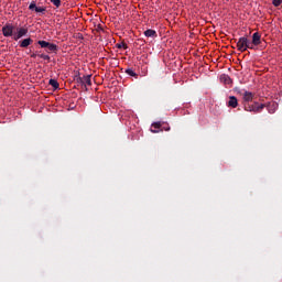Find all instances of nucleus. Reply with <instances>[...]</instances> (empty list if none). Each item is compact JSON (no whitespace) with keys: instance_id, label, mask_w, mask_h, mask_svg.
Instances as JSON below:
<instances>
[{"instance_id":"9b49d317","label":"nucleus","mask_w":282,"mask_h":282,"mask_svg":"<svg viewBox=\"0 0 282 282\" xmlns=\"http://www.w3.org/2000/svg\"><path fill=\"white\" fill-rule=\"evenodd\" d=\"M48 85H51V87H53V89H58V87H61V85L58 84V82L56 79H50Z\"/></svg>"},{"instance_id":"dca6fc26","label":"nucleus","mask_w":282,"mask_h":282,"mask_svg":"<svg viewBox=\"0 0 282 282\" xmlns=\"http://www.w3.org/2000/svg\"><path fill=\"white\" fill-rule=\"evenodd\" d=\"M39 57H40V58H43V61H47L48 63H50V61H51L50 55H46V54H40Z\"/></svg>"},{"instance_id":"1a4fd4ad","label":"nucleus","mask_w":282,"mask_h":282,"mask_svg":"<svg viewBox=\"0 0 282 282\" xmlns=\"http://www.w3.org/2000/svg\"><path fill=\"white\" fill-rule=\"evenodd\" d=\"M144 36H147L148 39H158V32L153 29H148L147 31H144Z\"/></svg>"},{"instance_id":"ddd939ff","label":"nucleus","mask_w":282,"mask_h":282,"mask_svg":"<svg viewBox=\"0 0 282 282\" xmlns=\"http://www.w3.org/2000/svg\"><path fill=\"white\" fill-rule=\"evenodd\" d=\"M84 85L91 86V75L84 76Z\"/></svg>"},{"instance_id":"423d86ee","label":"nucleus","mask_w":282,"mask_h":282,"mask_svg":"<svg viewBox=\"0 0 282 282\" xmlns=\"http://www.w3.org/2000/svg\"><path fill=\"white\" fill-rule=\"evenodd\" d=\"M23 36H28V28L18 29L17 33L13 35V40L19 41V39H23Z\"/></svg>"},{"instance_id":"aec40b11","label":"nucleus","mask_w":282,"mask_h":282,"mask_svg":"<svg viewBox=\"0 0 282 282\" xmlns=\"http://www.w3.org/2000/svg\"><path fill=\"white\" fill-rule=\"evenodd\" d=\"M249 46H247V50H254V47L257 46V45H254V43L253 42H251L250 40H249V44H248Z\"/></svg>"},{"instance_id":"f8f14e48","label":"nucleus","mask_w":282,"mask_h":282,"mask_svg":"<svg viewBox=\"0 0 282 282\" xmlns=\"http://www.w3.org/2000/svg\"><path fill=\"white\" fill-rule=\"evenodd\" d=\"M126 74H128V76H132L133 78H138V74L132 68L126 69Z\"/></svg>"},{"instance_id":"6ab92c4d","label":"nucleus","mask_w":282,"mask_h":282,"mask_svg":"<svg viewBox=\"0 0 282 282\" xmlns=\"http://www.w3.org/2000/svg\"><path fill=\"white\" fill-rule=\"evenodd\" d=\"M29 10H36V2L32 1L29 6Z\"/></svg>"},{"instance_id":"4468645a","label":"nucleus","mask_w":282,"mask_h":282,"mask_svg":"<svg viewBox=\"0 0 282 282\" xmlns=\"http://www.w3.org/2000/svg\"><path fill=\"white\" fill-rule=\"evenodd\" d=\"M221 80H224L226 85H230V83H232V79H230V76L228 75H223Z\"/></svg>"},{"instance_id":"2eb2a0df","label":"nucleus","mask_w":282,"mask_h":282,"mask_svg":"<svg viewBox=\"0 0 282 282\" xmlns=\"http://www.w3.org/2000/svg\"><path fill=\"white\" fill-rule=\"evenodd\" d=\"M116 47L118 48V50H122V47H123V50H127V43H124V42H121V43H118V44H116Z\"/></svg>"},{"instance_id":"393cba45","label":"nucleus","mask_w":282,"mask_h":282,"mask_svg":"<svg viewBox=\"0 0 282 282\" xmlns=\"http://www.w3.org/2000/svg\"><path fill=\"white\" fill-rule=\"evenodd\" d=\"M36 56H37L36 53L31 54V58H36Z\"/></svg>"},{"instance_id":"7ed1b4c3","label":"nucleus","mask_w":282,"mask_h":282,"mask_svg":"<svg viewBox=\"0 0 282 282\" xmlns=\"http://www.w3.org/2000/svg\"><path fill=\"white\" fill-rule=\"evenodd\" d=\"M249 39L247 36H242L238 40L237 42V50L238 52H247L248 51V44H249Z\"/></svg>"},{"instance_id":"5701e85b","label":"nucleus","mask_w":282,"mask_h":282,"mask_svg":"<svg viewBox=\"0 0 282 282\" xmlns=\"http://www.w3.org/2000/svg\"><path fill=\"white\" fill-rule=\"evenodd\" d=\"M152 127H154V129H160V128L162 127V123H160V122H154V123L152 124Z\"/></svg>"},{"instance_id":"b1692460","label":"nucleus","mask_w":282,"mask_h":282,"mask_svg":"<svg viewBox=\"0 0 282 282\" xmlns=\"http://www.w3.org/2000/svg\"><path fill=\"white\" fill-rule=\"evenodd\" d=\"M77 83H79L80 85H84V77H78Z\"/></svg>"},{"instance_id":"9d476101","label":"nucleus","mask_w":282,"mask_h":282,"mask_svg":"<svg viewBox=\"0 0 282 282\" xmlns=\"http://www.w3.org/2000/svg\"><path fill=\"white\" fill-rule=\"evenodd\" d=\"M251 43H253V45H261V34L259 32L252 34Z\"/></svg>"},{"instance_id":"20e7f679","label":"nucleus","mask_w":282,"mask_h":282,"mask_svg":"<svg viewBox=\"0 0 282 282\" xmlns=\"http://www.w3.org/2000/svg\"><path fill=\"white\" fill-rule=\"evenodd\" d=\"M2 34L6 36V39L13 36L14 37V25L7 23L2 26Z\"/></svg>"},{"instance_id":"f257e3e1","label":"nucleus","mask_w":282,"mask_h":282,"mask_svg":"<svg viewBox=\"0 0 282 282\" xmlns=\"http://www.w3.org/2000/svg\"><path fill=\"white\" fill-rule=\"evenodd\" d=\"M243 109H245V111H250L253 113H261V111H263V109H265V106H264V104H259L257 101H254L253 104L246 102L243 105Z\"/></svg>"},{"instance_id":"f3484780","label":"nucleus","mask_w":282,"mask_h":282,"mask_svg":"<svg viewBox=\"0 0 282 282\" xmlns=\"http://www.w3.org/2000/svg\"><path fill=\"white\" fill-rule=\"evenodd\" d=\"M51 3H53L55 8H61V0H51Z\"/></svg>"},{"instance_id":"0eeeda50","label":"nucleus","mask_w":282,"mask_h":282,"mask_svg":"<svg viewBox=\"0 0 282 282\" xmlns=\"http://www.w3.org/2000/svg\"><path fill=\"white\" fill-rule=\"evenodd\" d=\"M227 107H231V109H237L239 107V100L235 96H230L227 102Z\"/></svg>"},{"instance_id":"412c9836","label":"nucleus","mask_w":282,"mask_h":282,"mask_svg":"<svg viewBox=\"0 0 282 282\" xmlns=\"http://www.w3.org/2000/svg\"><path fill=\"white\" fill-rule=\"evenodd\" d=\"M45 10H46L45 7H36L35 8V12H37V13L39 12H45Z\"/></svg>"},{"instance_id":"a211bd4d","label":"nucleus","mask_w":282,"mask_h":282,"mask_svg":"<svg viewBox=\"0 0 282 282\" xmlns=\"http://www.w3.org/2000/svg\"><path fill=\"white\" fill-rule=\"evenodd\" d=\"M272 3L274 6V8H279V6H281L282 0H272Z\"/></svg>"},{"instance_id":"6e6552de","label":"nucleus","mask_w":282,"mask_h":282,"mask_svg":"<svg viewBox=\"0 0 282 282\" xmlns=\"http://www.w3.org/2000/svg\"><path fill=\"white\" fill-rule=\"evenodd\" d=\"M34 43V40H32V37H26L22 41H19V45L22 48H28L30 47V45H32Z\"/></svg>"},{"instance_id":"f03ea898","label":"nucleus","mask_w":282,"mask_h":282,"mask_svg":"<svg viewBox=\"0 0 282 282\" xmlns=\"http://www.w3.org/2000/svg\"><path fill=\"white\" fill-rule=\"evenodd\" d=\"M37 44L42 48L46 50L47 54H52V52H54V53L58 52V45H56L54 43H50L47 41L40 40V41H37Z\"/></svg>"},{"instance_id":"4be33fe9","label":"nucleus","mask_w":282,"mask_h":282,"mask_svg":"<svg viewBox=\"0 0 282 282\" xmlns=\"http://www.w3.org/2000/svg\"><path fill=\"white\" fill-rule=\"evenodd\" d=\"M96 30H97V32H105V29L102 28V24H98Z\"/></svg>"},{"instance_id":"a878e982","label":"nucleus","mask_w":282,"mask_h":282,"mask_svg":"<svg viewBox=\"0 0 282 282\" xmlns=\"http://www.w3.org/2000/svg\"><path fill=\"white\" fill-rule=\"evenodd\" d=\"M269 113H274V109H269Z\"/></svg>"},{"instance_id":"39448f33","label":"nucleus","mask_w":282,"mask_h":282,"mask_svg":"<svg viewBox=\"0 0 282 282\" xmlns=\"http://www.w3.org/2000/svg\"><path fill=\"white\" fill-rule=\"evenodd\" d=\"M240 95L242 96V105H246V102L250 104L254 100V93L243 90Z\"/></svg>"}]
</instances>
